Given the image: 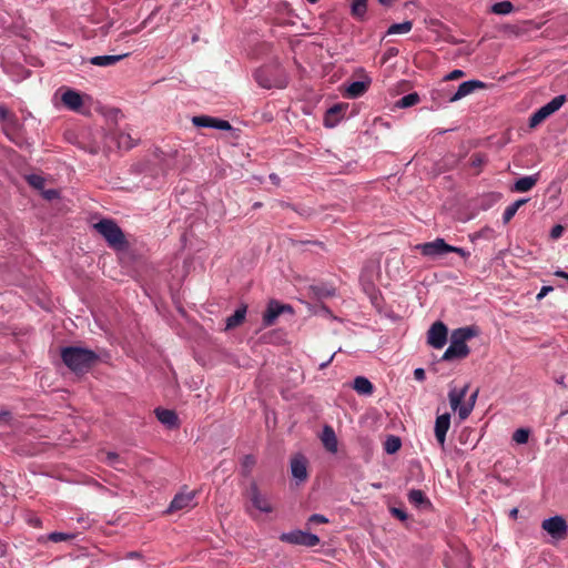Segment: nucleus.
<instances>
[{
  "label": "nucleus",
  "instance_id": "nucleus-1",
  "mask_svg": "<svg viewBox=\"0 0 568 568\" xmlns=\"http://www.w3.org/2000/svg\"><path fill=\"white\" fill-rule=\"evenodd\" d=\"M479 334L480 329L476 325L454 329L450 334V345L443 355H468L471 352L468 343Z\"/></svg>",
  "mask_w": 568,
  "mask_h": 568
},
{
  "label": "nucleus",
  "instance_id": "nucleus-2",
  "mask_svg": "<svg viewBox=\"0 0 568 568\" xmlns=\"http://www.w3.org/2000/svg\"><path fill=\"white\" fill-rule=\"evenodd\" d=\"M93 227L104 237L110 247L120 250L126 245L122 230L113 220H101Z\"/></svg>",
  "mask_w": 568,
  "mask_h": 568
},
{
  "label": "nucleus",
  "instance_id": "nucleus-3",
  "mask_svg": "<svg viewBox=\"0 0 568 568\" xmlns=\"http://www.w3.org/2000/svg\"><path fill=\"white\" fill-rule=\"evenodd\" d=\"M416 250H418L424 256L432 258L444 256L447 253H457L463 257L469 255V253L464 248L452 246L447 244L443 239H436L433 242L418 244L416 245Z\"/></svg>",
  "mask_w": 568,
  "mask_h": 568
},
{
  "label": "nucleus",
  "instance_id": "nucleus-4",
  "mask_svg": "<svg viewBox=\"0 0 568 568\" xmlns=\"http://www.w3.org/2000/svg\"><path fill=\"white\" fill-rule=\"evenodd\" d=\"M566 95H557L551 101H549L547 104L539 108L537 111H535L530 118H529V126L536 128L539 124H541L546 119H548L551 114H554L556 111H558L564 103L566 102Z\"/></svg>",
  "mask_w": 568,
  "mask_h": 568
},
{
  "label": "nucleus",
  "instance_id": "nucleus-5",
  "mask_svg": "<svg viewBox=\"0 0 568 568\" xmlns=\"http://www.w3.org/2000/svg\"><path fill=\"white\" fill-rule=\"evenodd\" d=\"M278 538L283 542L305 547H315L321 542L317 535L300 529L282 532Z\"/></svg>",
  "mask_w": 568,
  "mask_h": 568
},
{
  "label": "nucleus",
  "instance_id": "nucleus-6",
  "mask_svg": "<svg viewBox=\"0 0 568 568\" xmlns=\"http://www.w3.org/2000/svg\"><path fill=\"white\" fill-rule=\"evenodd\" d=\"M469 385L466 384L460 389L454 387L448 393L450 407L453 410H458V417L460 420L468 418L473 408L471 405L463 404V400L468 392Z\"/></svg>",
  "mask_w": 568,
  "mask_h": 568
},
{
  "label": "nucleus",
  "instance_id": "nucleus-7",
  "mask_svg": "<svg viewBox=\"0 0 568 568\" xmlns=\"http://www.w3.org/2000/svg\"><path fill=\"white\" fill-rule=\"evenodd\" d=\"M541 528L557 541L564 540L568 535V525L566 519L560 515L544 519Z\"/></svg>",
  "mask_w": 568,
  "mask_h": 568
},
{
  "label": "nucleus",
  "instance_id": "nucleus-8",
  "mask_svg": "<svg viewBox=\"0 0 568 568\" xmlns=\"http://www.w3.org/2000/svg\"><path fill=\"white\" fill-rule=\"evenodd\" d=\"M61 363L67 366L75 376L81 377L89 373L100 357H60Z\"/></svg>",
  "mask_w": 568,
  "mask_h": 568
},
{
  "label": "nucleus",
  "instance_id": "nucleus-9",
  "mask_svg": "<svg viewBox=\"0 0 568 568\" xmlns=\"http://www.w3.org/2000/svg\"><path fill=\"white\" fill-rule=\"evenodd\" d=\"M447 338L448 328L442 321L433 323L427 331V343L436 349H442L446 345Z\"/></svg>",
  "mask_w": 568,
  "mask_h": 568
},
{
  "label": "nucleus",
  "instance_id": "nucleus-10",
  "mask_svg": "<svg viewBox=\"0 0 568 568\" xmlns=\"http://www.w3.org/2000/svg\"><path fill=\"white\" fill-rule=\"evenodd\" d=\"M285 312L292 314L293 313L292 306L288 304H282L275 300L270 301L264 313H263V317H262L263 324L265 326L273 325L276 322V320L278 318V316Z\"/></svg>",
  "mask_w": 568,
  "mask_h": 568
},
{
  "label": "nucleus",
  "instance_id": "nucleus-11",
  "mask_svg": "<svg viewBox=\"0 0 568 568\" xmlns=\"http://www.w3.org/2000/svg\"><path fill=\"white\" fill-rule=\"evenodd\" d=\"M247 496L252 505L262 513L268 514L273 511V507L265 495H262L256 481H252L247 489Z\"/></svg>",
  "mask_w": 568,
  "mask_h": 568
},
{
  "label": "nucleus",
  "instance_id": "nucleus-12",
  "mask_svg": "<svg viewBox=\"0 0 568 568\" xmlns=\"http://www.w3.org/2000/svg\"><path fill=\"white\" fill-rule=\"evenodd\" d=\"M192 123L197 128H213L223 131L231 130L232 126L229 121L209 116V115H197L192 118Z\"/></svg>",
  "mask_w": 568,
  "mask_h": 568
},
{
  "label": "nucleus",
  "instance_id": "nucleus-13",
  "mask_svg": "<svg viewBox=\"0 0 568 568\" xmlns=\"http://www.w3.org/2000/svg\"><path fill=\"white\" fill-rule=\"evenodd\" d=\"M291 474L298 483L305 481L308 477L307 459L302 454H296L291 459Z\"/></svg>",
  "mask_w": 568,
  "mask_h": 568
},
{
  "label": "nucleus",
  "instance_id": "nucleus-14",
  "mask_svg": "<svg viewBox=\"0 0 568 568\" xmlns=\"http://www.w3.org/2000/svg\"><path fill=\"white\" fill-rule=\"evenodd\" d=\"M450 426V414L445 413L437 416L435 420V437L442 449H445L446 434Z\"/></svg>",
  "mask_w": 568,
  "mask_h": 568
},
{
  "label": "nucleus",
  "instance_id": "nucleus-15",
  "mask_svg": "<svg viewBox=\"0 0 568 568\" xmlns=\"http://www.w3.org/2000/svg\"><path fill=\"white\" fill-rule=\"evenodd\" d=\"M484 88H486V84L479 80H470V81L463 82L458 87L457 91L452 97H449L448 101L449 102L458 101V100L469 95L470 93H473L476 89H484Z\"/></svg>",
  "mask_w": 568,
  "mask_h": 568
},
{
  "label": "nucleus",
  "instance_id": "nucleus-16",
  "mask_svg": "<svg viewBox=\"0 0 568 568\" xmlns=\"http://www.w3.org/2000/svg\"><path fill=\"white\" fill-rule=\"evenodd\" d=\"M194 497H195V491H190L186 494H184V493L176 494L174 496V498L172 499V501L165 513L171 514L173 511L190 507Z\"/></svg>",
  "mask_w": 568,
  "mask_h": 568
},
{
  "label": "nucleus",
  "instance_id": "nucleus-17",
  "mask_svg": "<svg viewBox=\"0 0 568 568\" xmlns=\"http://www.w3.org/2000/svg\"><path fill=\"white\" fill-rule=\"evenodd\" d=\"M158 420L165 425L168 428L173 429L179 427V417L178 414L172 409H166L162 407H158L154 410Z\"/></svg>",
  "mask_w": 568,
  "mask_h": 568
},
{
  "label": "nucleus",
  "instance_id": "nucleus-18",
  "mask_svg": "<svg viewBox=\"0 0 568 568\" xmlns=\"http://www.w3.org/2000/svg\"><path fill=\"white\" fill-rule=\"evenodd\" d=\"M347 105L345 104H335L331 106L324 116V125L326 128H334L344 116V112L346 111Z\"/></svg>",
  "mask_w": 568,
  "mask_h": 568
},
{
  "label": "nucleus",
  "instance_id": "nucleus-19",
  "mask_svg": "<svg viewBox=\"0 0 568 568\" xmlns=\"http://www.w3.org/2000/svg\"><path fill=\"white\" fill-rule=\"evenodd\" d=\"M62 103L71 111H79L83 105V100L81 94L72 89H67L62 97Z\"/></svg>",
  "mask_w": 568,
  "mask_h": 568
},
{
  "label": "nucleus",
  "instance_id": "nucleus-20",
  "mask_svg": "<svg viewBox=\"0 0 568 568\" xmlns=\"http://www.w3.org/2000/svg\"><path fill=\"white\" fill-rule=\"evenodd\" d=\"M371 85V79H366L363 81H354L352 82L344 92V97L348 99H356L365 94Z\"/></svg>",
  "mask_w": 568,
  "mask_h": 568
},
{
  "label": "nucleus",
  "instance_id": "nucleus-21",
  "mask_svg": "<svg viewBox=\"0 0 568 568\" xmlns=\"http://www.w3.org/2000/svg\"><path fill=\"white\" fill-rule=\"evenodd\" d=\"M321 439L327 452L333 454L337 452L338 442L333 427L325 425L323 427Z\"/></svg>",
  "mask_w": 568,
  "mask_h": 568
},
{
  "label": "nucleus",
  "instance_id": "nucleus-22",
  "mask_svg": "<svg viewBox=\"0 0 568 568\" xmlns=\"http://www.w3.org/2000/svg\"><path fill=\"white\" fill-rule=\"evenodd\" d=\"M407 499L412 505L420 509H427L432 507L430 500L420 489H410L407 494Z\"/></svg>",
  "mask_w": 568,
  "mask_h": 568
},
{
  "label": "nucleus",
  "instance_id": "nucleus-23",
  "mask_svg": "<svg viewBox=\"0 0 568 568\" xmlns=\"http://www.w3.org/2000/svg\"><path fill=\"white\" fill-rule=\"evenodd\" d=\"M368 0H353L351 4V16L358 22L366 20Z\"/></svg>",
  "mask_w": 568,
  "mask_h": 568
},
{
  "label": "nucleus",
  "instance_id": "nucleus-24",
  "mask_svg": "<svg viewBox=\"0 0 568 568\" xmlns=\"http://www.w3.org/2000/svg\"><path fill=\"white\" fill-rule=\"evenodd\" d=\"M353 388L359 394V395H366L369 396L374 393V385L372 382L364 377V376H357L355 377L353 382Z\"/></svg>",
  "mask_w": 568,
  "mask_h": 568
},
{
  "label": "nucleus",
  "instance_id": "nucleus-25",
  "mask_svg": "<svg viewBox=\"0 0 568 568\" xmlns=\"http://www.w3.org/2000/svg\"><path fill=\"white\" fill-rule=\"evenodd\" d=\"M126 54H119V55H97L89 60V62L93 65L98 67H109L118 63L121 61Z\"/></svg>",
  "mask_w": 568,
  "mask_h": 568
},
{
  "label": "nucleus",
  "instance_id": "nucleus-26",
  "mask_svg": "<svg viewBox=\"0 0 568 568\" xmlns=\"http://www.w3.org/2000/svg\"><path fill=\"white\" fill-rule=\"evenodd\" d=\"M537 175H529L518 179L513 187L515 192H528L530 191L537 183Z\"/></svg>",
  "mask_w": 568,
  "mask_h": 568
},
{
  "label": "nucleus",
  "instance_id": "nucleus-27",
  "mask_svg": "<svg viewBox=\"0 0 568 568\" xmlns=\"http://www.w3.org/2000/svg\"><path fill=\"white\" fill-rule=\"evenodd\" d=\"M245 315H246V306L242 305L234 312L233 315H231L226 318V329H232V328L240 326L244 322Z\"/></svg>",
  "mask_w": 568,
  "mask_h": 568
},
{
  "label": "nucleus",
  "instance_id": "nucleus-28",
  "mask_svg": "<svg viewBox=\"0 0 568 568\" xmlns=\"http://www.w3.org/2000/svg\"><path fill=\"white\" fill-rule=\"evenodd\" d=\"M527 201L528 200H526V199H520V200L515 201L510 205H508L503 213L504 223L505 224L509 223L511 221V219L515 216V214L517 213V211L520 209V206L526 204Z\"/></svg>",
  "mask_w": 568,
  "mask_h": 568
},
{
  "label": "nucleus",
  "instance_id": "nucleus-29",
  "mask_svg": "<svg viewBox=\"0 0 568 568\" xmlns=\"http://www.w3.org/2000/svg\"><path fill=\"white\" fill-rule=\"evenodd\" d=\"M501 32L506 37H520L527 32L525 23L523 24H505L501 28Z\"/></svg>",
  "mask_w": 568,
  "mask_h": 568
},
{
  "label": "nucleus",
  "instance_id": "nucleus-30",
  "mask_svg": "<svg viewBox=\"0 0 568 568\" xmlns=\"http://www.w3.org/2000/svg\"><path fill=\"white\" fill-rule=\"evenodd\" d=\"M402 447V440L399 437L389 435L384 443V449L387 454H395Z\"/></svg>",
  "mask_w": 568,
  "mask_h": 568
},
{
  "label": "nucleus",
  "instance_id": "nucleus-31",
  "mask_svg": "<svg viewBox=\"0 0 568 568\" xmlns=\"http://www.w3.org/2000/svg\"><path fill=\"white\" fill-rule=\"evenodd\" d=\"M60 355H97L93 351L79 347V346H67L62 347L60 351Z\"/></svg>",
  "mask_w": 568,
  "mask_h": 568
},
{
  "label": "nucleus",
  "instance_id": "nucleus-32",
  "mask_svg": "<svg viewBox=\"0 0 568 568\" xmlns=\"http://www.w3.org/2000/svg\"><path fill=\"white\" fill-rule=\"evenodd\" d=\"M490 11L495 14H508L514 11V4L510 1H500L491 6Z\"/></svg>",
  "mask_w": 568,
  "mask_h": 568
},
{
  "label": "nucleus",
  "instance_id": "nucleus-33",
  "mask_svg": "<svg viewBox=\"0 0 568 568\" xmlns=\"http://www.w3.org/2000/svg\"><path fill=\"white\" fill-rule=\"evenodd\" d=\"M412 29L413 22L407 20L402 23L392 24L387 30V34L408 33Z\"/></svg>",
  "mask_w": 568,
  "mask_h": 568
},
{
  "label": "nucleus",
  "instance_id": "nucleus-34",
  "mask_svg": "<svg viewBox=\"0 0 568 568\" xmlns=\"http://www.w3.org/2000/svg\"><path fill=\"white\" fill-rule=\"evenodd\" d=\"M256 464V459L253 455H245L241 463V473L244 477H248L252 473L253 467Z\"/></svg>",
  "mask_w": 568,
  "mask_h": 568
},
{
  "label": "nucleus",
  "instance_id": "nucleus-35",
  "mask_svg": "<svg viewBox=\"0 0 568 568\" xmlns=\"http://www.w3.org/2000/svg\"><path fill=\"white\" fill-rule=\"evenodd\" d=\"M419 102V95L416 92L404 95L398 100L397 105L400 108H409Z\"/></svg>",
  "mask_w": 568,
  "mask_h": 568
},
{
  "label": "nucleus",
  "instance_id": "nucleus-36",
  "mask_svg": "<svg viewBox=\"0 0 568 568\" xmlns=\"http://www.w3.org/2000/svg\"><path fill=\"white\" fill-rule=\"evenodd\" d=\"M27 182L30 186H32L36 190L42 191L45 185V180L38 174H30L27 176Z\"/></svg>",
  "mask_w": 568,
  "mask_h": 568
},
{
  "label": "nucleus",
  "instance_id": "nucleus-37",
  "mask_svg": "<svg viewBox=\"0 0 568 568\" xmlns=\"http://www.w3.org/2000/svg\"><path fill=\"white\" fill-rule=\"evenodd\" d=\"M530 432L528 428H518L513 434V440L517 444H526L529 439Z\"/></svg>",
  "mask_w": 568,
  "mask_h": 568
},
{
  "label": "nucleus",
  "instance_id": "nucleus-38",
  "mask_svg": "<svg viewBox=\"0 0 568 568\" xmlns=\"http://www.w3.org/2000/svg\"><path fill=\"white\" fill-rule=\"evenodd\" d=\"M75 537H77V534H67V532H60V531H53V532L49 534V536H48L49 540H51L53 542L72 540Z\"/></svg>",
  "mask_w": 568,
  "mask_h": 568
},
{
  "label": "nucleus",
  "instance_id": "nucleus-39",
  "mask_svg": "<svg viewBox=\"0 0 568 568\" xmlns=\"http://www.w3.org/2000/svg\"><path fill=\"white\" fill-rule=\"evenodd\" d=\"M485 162H486V158L480 153H475L470 158V165H471V168L476 169V173L480 172Z\"/></svg>",
  "mask_w": 568,
  "mask_h": 568
},
{
  "label": "nucleus",
  "instance_id": "nucleus-40",
  "mask_svg": "<svg viewBox=\"0 0 568 568\" xmlns=\"http://www.w3.org/2000/svg\"><path fill=\"white\" fill-rule=\"evenodd\" d=\"M389 513L393 517L397 518L400 521H406L408 519V515L405 509L398 507H390Z\"/></svg>",
  "mask_w": 568,
  "mask_h": 568
},
{
  "label": "nucleus",
  "instance_id": "nucleus-41",
  "mask_svg": "<svg viewBox=\"0 0 568 568\" xmlns=\"http://www.w3.org/2000/svg\"><path fill=\"white\" fill-rule=\"evenodd\" d=\"M106 462L110 466H113L115 469H120L116 465L120 463V456L114 452H109L106 454Z\"/></svg>",
  "mask_w": 568,
  "mask_h": 568
},
{
  "label": "nucleus",
  "instance_id": "nucleus-42",
  "mask_svg": "<svg viewBox=\"0 0 568 568\" xmlns=\"http://www.w3.org/2000/svg\"><path fill=\"white\" fill-rule=\"evenodd\" d=\"M307 521L308 524H327L328 518L321 514H313Z\"/></svg>",
  "mask_w": 568,
  "mask_h": 568
},
{
  "label": "nucleus",
  "instance_id": "nucleus-43",
  "mask_svg": "<svg viewBox=\"0 0 568 568\" xmlns=\"http://www.w3.org/2000/svg\"><path fill=\"white\" fill-rule=\"evenodd\" d=\"M465 75L464 71L462 70H453L450 73H448L446 77H445V80L446 81H453V80H457L459 78H463Z\"/></svg>",
  "mask_w": 568,
  "mask_h": 568
},
{
  "label": "nucleus",
  "instance_id": "nucleus-44",
  "mask_svg": "<svg viewBox=\"0 0 568 568\" xmlns=\"http://www.w3.org/2000/svg\"><path fill=\"white\" fill-rule=\"evenodd\" d=\"M564 230H565V229H564V226H562V225L557 224V225H555V226L551 229L550 236H551L552 239H559V237L562 235Z\"/></svg>",
  "mask_w": 568,
  "mask_h": 568
},
{
  "label": "nucleus",
  "instance_id": "nucleus-45",
  "mask_svg": "<svg viewBox=\"0 0 568 568\" xmlns=\"http://www.w3.org/2000/svg\"><path fill=\"white\" fill-rule=\"evenodd\" d=\"M42 195L45 200H54L58 197L59 193L57 190L50 189V190H42Z\"/></svg>",
  "mask_w": 568,
  "mask_h": 568
},
{
  "label": "nucleus",
  "instance_id": "nucleus-46",
  "mask_svg": "<svg viewBox=\"0 0 568 568\" xmlns=\"http://www.w3.org/2000/svg\"><path fill=\"white\" fill-rule=\"evenodd\" d=\"M255 79L261 87L267 88V89L272 88V83L268 80H266L265 78H262L260 72H256Z\"/></svg>",
  "mask_w": 568,
  "mask_h": 568
},
{
  "label": "nucleus",
  "instance_id": "nucleus-47",
  "mask_svg": "<svg viewBox=\"0 0 568 568\" xmlns=\"http://www.w3.org/2000/svg\"><path fill=\"white\" fill-rule=\"evenodd\" d=\"M12 419V413L10 410H1L0 412V422L1 423H10Z\"/></svg>",
  "mask_w": 568,
  "mask_h": 568
},
{
  "label": "nucleus",
  "instance_id": "nucleus-48",
  "mask_svg": "<svg viewBox=\"0 0 568 568\" xmlns=\"http://www.w3.org/2000/svg\"><path fill=\"white\" fill-rule=\"evenodd\" d=\"M414 377L419 381V382H424L425 378H426V374H425V371L424 368L422 367H418L414 371Z\"/></svg>",
  "mask_w": 568,
  "mask_h": 568
},
{
  "label": "nucleus",
  "instance_id": "nucleus-49",
  "mask_svg": "<svg viewBox=\"0 0 568 568\" xmlns=\"http://www.w3.org/2000/svg\"><path fill=\"white\" fill-rule=\"evenodd\" d=\"M552 290V286H542L540 292L537 294V300L544 298Z\"/></svg>",
  "mask_w": 568,
  "mask_h": 568
},
{
  "label": "nucleus",
  "instance_id": "nucleus-50",
  "mask_svg": "<svg viewBox=\"0 0 568 568\" xmlns=\"http://www.w3.org/2000/svg\"><path fill=\"white\" fill-rule=\"evenodd\" d=\"M478 389H476L468 398V402L466 403L467 405H471V408L474 409V406H475V403H476V399H477V396H478Z\"/></svg>",
  "mask_w": 568,
  "mask_h": 568
},
{
  "label": "nucleus",
  "instance_id": "nucleus-51",
  "mask_svg": "<svg viewBox=\"0 0 568 568\" xmlns=\"http://www.w3.org/2000/svg\"><path fill=\"white\" fill-rule=\"evenodd\" d=\"M8 114H9L8 110L4 106H0V119L1 120L7 119Z\"/></svg>",
  "mask_w": 568,
  "mask_h": 568
},
{
  "label": "nucleus",
  "instance_id": "nucleus-52",
  "mask_svg": "<svg viewBox=\"0 0 568 568\" xmlns=\"http://www.w3.org/2000/svg\"><path fill=\"white\" fill-rule=\"evenodd\" d=\"M555 275L558 276V277H562V278L568 280V273H566L564 271H556Z\"/></svg>",
  "mask_w": 568,
  "mask_h": 568
},
{
  "label": "nucleus",
  "instance_id": "nucleus-53",
  "mask_svg": "<svg viewBox=\"0 0 568 568\" xmlns=\"http://www.w3.org/2000/svg\"><path fill=\"white\" fill-rule=\"evenodd\" d=\"M509 517L511 519H516L518 517V508H513L510 511H509Z\"/></svg>",
  "mask_w": 568,
  "mask_h": 568
},
{
  "label": "nucleus",
  "instance_id": "nucleus-54",
  "mask_svg": "<svg viewBox=\"0 0 568 568\" xmlns=\"http://www.w3.org/2000/svg\"><path fill=\"white\" fill-rule=\"evenodd\" d=\"M564 378H565V376H564V375H560L559 377H554L555 382H556L558 385H561V386L566 387V386H565V384H564Z\"/></svg>",
  "mask_w": 568,
  "mask_h": 568
},
{
  "label": "nucleus",
  "instance_id": "nucleus-55",
  "mask_svg": "<svg viewBox=\"0 0 568 568\" xmlns=\"http://www.w3.org/2000/svg\"><path fill=\"white\" fill-rule=\"evenodd\" d=\"M317 294L320 296H331L333 293L331 291H321L320 288H317Z\"/></svg>",
  "mask_w": 568,
  "mask_h": 568
},
{
  "label": "nucleus",
  "instance_id": "nucleus-56",
  "mask_svg": "<svg viewBox=\"0 0 568 568\" xmlns=\"http://www.w3.org/2000/svg\"><path fill=\"white\" fill-rule=\"evenodd\" d=\"M128 557L129 558H140L141 554L138 552V551H131V552L128 554Z\"/></svg>",
  "mask_w": 568,
  "mask_h": 568
},
{
  "label": "nucleus",
  "instance_id": "nucleus-57",
  "mask_svg": "<svg viewBox=\"0 0 568 568\" xmlns=\"http://www.w3.org/2000/svg\"><path fill=\"white\" fill-rule=\"evenodd\" d=\"M334 359V357H329L327 362L321 363L320 368H324L331 364V362Z\"/></svg>",
  "mask_w": 568,
  "mask_h": 568
},
{
  "label": "nucleus",
  "instance_id": "nucleus-58",
  "mask_svg": "<svg viewBox=\"0 0 568 568\" xmlns=\"http://www.w3.org/2000/svg\"><path fill=\"white\" fill-rule=\"evenodd\" d=\"M397 52H398V51H397V49L392 48V49H389V50H388V52H387V53H388V55L390 57V55H396V54H397Z\"/></svg>",
  "mask_w": 568,
  "mask_h": 568
},
{
  "label": "nucleus",
  "instance_id": "nucleus-59",
  "mask_svg": "<svg viewBox=\"0 0 568 568\" xmlns=\"http://www.w3.org/2000/svg\"><path fill=\"white\" fill-rule=\"evenodd\" d=\"M381 4L388 6L390 4L392 0H378Z\"/></svg>",
  "mask_w": 568,
  "mask_h": 568
},
{
  "label": "nucleus",
  "instance_id": "nucleus-60",
  "mask_svg": "<svg viewBox=\"0 0 568 568\" xmlns=\"http://www.w3.org/2000/svg\"><path fill=\"white\" fill-rule=\"evenodd\" d=\"M455 357H448V356H445V357H440V361H450V359H454Z\"/></svg>",
  "mask_w": 568,
  "mask_h": 568
},
{
  "label": "nucleus",
  "instance_id": "nucleus-61",
  "mask_svg": "<svg viewBox=\"0 0 568 568\" xmlns=\"http://www.w3.org/2000/svg\"><path fill=\"white\" fill-rule=\"evenodd\" d=\"M270 178L273 180V181H276V175L275 174H271Z\"/></svg>",
  "mask_w": 568,
  "mask_h": 568
},
{
  "label": "nucleus",
  "instance_id": "nucleus-62",
  "mask_svg": "<svg viewBox=\"0 0 568 568\" xmlns=\"http://www.w3.org/2000/svg\"><path fill=\"white\" fill-rule=\"evenodd\" d=\"M311 3H316L318 0H307Z\"/></svg>",
  "mask_w": 568,
  "mask_h": 568
},
{
  "label": "nucleus",
  "instance_id": "nucleus-63",
  "mask_svg": "<svg viewBox=\"0 0 568 568\" xmlns=\"http://www.w3.org/2000/svg\"><path fill=\"white\" fill-rule=\"evenodd\" d=\"M3 363H4V361H2V359L0 358V365H1V364H3Z\"/></svg>",
  "mask_w": 568,
  "mask_h": 568
}]
</instances>
